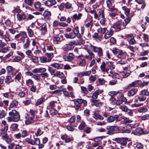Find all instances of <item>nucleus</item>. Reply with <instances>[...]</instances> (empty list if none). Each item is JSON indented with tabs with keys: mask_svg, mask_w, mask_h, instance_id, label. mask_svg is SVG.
<instances>
[{
	"mask_svg": "<svg viewBox=\"0 0 149 149\" xmlns=\"http://www.w3.org/2000/svg\"><path fill=\"white\" fill-rule=\"evenodd\" d=\"M42 15L45 20H49L50 19L51 14L50 11L47 10L45 11Z\"/></svg>",
	"mask_w": 149,
	"mask_h": 149,
	"instance_id": "obj_6",
	"label": "nucleus"
},
{
	"mask_svg": "<svg viewBox=\"0 0 149 149\" xmlns=\"http://www.w3.org/2000/svg\"><path fill=\"white\" fill-rule=\"evenodd\" d=\"M29 58L31 60L32 62L35 63H37L38 62L39 60L38 57L32 56Z\"/></svg>",
	"mask_w": 149,
	"mask_h": 149,
	"instance_id": "obj_35",
	"label": "nucleus"
},
{
	"mask_svg": "<svg viewBox=\"0 0 149 149\" xmlns=\"http://www.w3.org/2000/svg\"><path fill=\"white\" fill-rule=\"evenodd\" d=\"M82 15L81 13H79L78 14H75L73 16V18L75 20H78L80 19Z\"/></svg>",
	"mask_w": 149,
	"mask_h": 149,
	"instance_id": "obj_23",
	"label": "nucleus"
},
{
	"mask_svg": "<svg viewBox=\"0 0 149 149\" xmlns=\"http://www.w3.org/2000/svg\"><path fill=\"white\" fill-rule=\"evenodd\" d=\"M107 121L108 123H112L115 120L116 123L117 122L120 121L119 118V117L117 115H115L114 116H110L108 117L107 119Z\"/></svg>",
	"mask_w": 149,
	"mask_h": 149,
	"instance_id": "obj_3",
	"label": "nucleus"
},
{
	"mask_svg": "<svg viewBox=\"0 0 149 149\" xmlns=\"http://www.w3.org/2000/svg\"><path fill=\"white\" fill-rule=\"evenodd\" d=\"M123 10L124 11L125 14L127 16H128L130 11V9L127 8L125 6H124L122 8Z\"/></svg>",
	"mask_w": 149,
	"mask_h": 149,
	"instance_id": "obj_34",
	"label": "nucleus"
},
{
	"mask_svg": "<svg viewBox=\"0 0 149 149\" xmlns=\"http://www.w3.org/2000/svg\"><path fill=\"white\" fill-rule=\"evenodd\" d=\"M149 84V81L143 82L142 83L141 81V82H139V84L140 85V86L142 87L146 85H148Z\"/></svg>",
	"mask_w": 149,
	"mask_h": 149,
	"instance_id": "obj_52",
	"label": "nucleus"
},
{
	"mask_svg": "<svg viewBox=\"0 0 149 149\" xmlns=\"http://www.w3.org/2000/svg\"><path fill=\"white\" fill-rule=\"evenodd\" d=\"M27 31L28 35L29 37L32 38L34 36L33 31L31 29L29 28H27Z\"/></svg>",
	"mask_w": 149,
	"mask_h": 149,
	"instance_id": "obj_24",
	"label": "nucleus"
},
{
	"mask_svg": "<svg viewBox=\"0 0 149 149\" xmlns=\"http://www.w3.org/2000/svg\"><path fill=\"white\" fill-rule=\"evenodd\" d=\"M56 3V1L55 0L52 1H47L44 2L45 5L47 7H51L55 5Z\"/></svg>",
	"mask_w": 149,
	"mask_h": 149,
	"instance_id": "obj_8",
	"label": "nucleus"
},
{
	"mask_svg": "<svg viewBox=\"0 0 149 149\" xmlns=\"http://www.w3.org/2000/svg\"><path fill=\"white\" fill-rule=\"evenodd\" d=\"M114 0H107L106 3L107 6L110 8L112 5V3L114 2Z\"/></svg>",
	"mask_w": 149,
	"mask_h": 149,
	"instance_id": "obj_44",
	"label": "nucleus"
},
{
	"mask_svg": "<svg viewBox=\"0 0 149 149\" xmlns=\"http://www.w3.org/2000/svg\"><path fill=\"white\" fill-rule=\"evenodd\" d=\"M87 52L88 53L89 55L85 56H84V58L89 60H92V58L94 57V54L90 50H87Z\"/></svg>",
	"mask_w": 149,
	"mask_h": 149,
	"instance_id": "obj_10",
	"label": "nucleus"
},
{
	"mask_svg": "<svg viewBox=\"0 0 149 149\" xmlns=\"http://www.w3.org/2000/svg\"><path fill=\"white\" fill-rule=\"evenodd\" d=\"M46 56L49 58L48 59L50 60V62L51 61L53 57V54L52 53H46Z\"/></svg>",
	"mask_w": 149,
	"mask_h": 149,
	"instance_id": "obj_50",
	"label": "nucleus"
},
{
	"mask_svg": "<svg viewBox=\"0 0 149 149\" xmlns=\"http://www.w3.org/2000/svg\"><path fill=\"white\" fill-rule=\"evenodd\" d=\"M138 99L140 101H145L146 98V97L145 96H144L143 95H141L140 93L139 96L138 97Z\"/></svg>",
	"mask_w": 149,
	"mask_h": 149,
	"instance_id": "obj_40",
	"label": "nucleus"
},
{
	"mask_svg": "<svg viewBox=\"0 0 149 149\" xmlns=\"http://www.w3.org/2000/svg\"><path fill=\"white\" fill-rule=\"evenodd\" d=\"M10 116L7 118V120L8 122H17L20 118V116L19 113L16 110H12L9 113Z\"/></svg>",
	"mask_w": 149,
	"mask_h": 149,
	"instance_id": "obj_1",
	"label": "nucleus"
},
{
	"mask_svg": "<svg viewBox=\"0 0 149 149\" xmlns=\"http://www.w3.org/2000/svg\"><path fill=\"white\" fill-rule=\"evenodd\" d=\"M40 30L41 35H44L45 34L47 31V25L45 23H44L42 24Z\"/></svg>",
	"mask_w": 149,
	"mask_h": 149,
	"instance_id": "obj_9",
	"label": "nucleus"
},
{
	"mask_svg": "<svg viewBox=\"0 0 149 149\" xmlns=\"http://www.w3.org/2000/svg\"><path fill=\"white\" fill-rule=\"evenodd\" d=\"M136 43V41L133 38H131L129 41V43L130 45H134Z\"/></svg>",
	"mask_w": 149,
	"mask_h": 149,
	"instance_id": "obj_59",
	"label": "nucleus"
},
{
	"mask_svg": "<svg viewBox=\"0 0 149 149\" xmlns=\"http://www.w3.org/2000/svg\"><path fill=\"white\" fill-rule=\"evenodd\" d=\"M40 75L42 78H47L49 77L48 74L45 72L41 73Z\"/></svg>",
	"mask_w": 149,
	"mask_h": 149,
	"instance_id": "obj_55",
	"label": "nucleus"
},
{
	"mask_svg": "<svg viewBox=\"0 0 149 149\" xmlns=\"http://www.w3.org/2000/svg\"><path fill=\"white\" fill-rule=\"evenodd\" d=\"M74 104L76 105V103H78V104L76 105L77 107L79 108L80 106V104L82 103L83 100L81 99H75L73 100Z\"/></svg>",
	"mask_w": 149,
	"mask_h": 149,
	"instance_id": "obj_19",
	"label": "nucleus"
},
{
	"mask_svg": "<svg viewBox=\"0 0 149 149\" xmlns=\"http://www.w3.org/2000/svg\"><path fill=\"white\" fill-rule=\"evenodd\" d=\"M76 35L72 32L69 34L67 33H65L64 36L67 38L73 39L76 37Z\"/></svg>",
	"mask_w": 149,
	"mask_h": 149,
	"instance_id": "obj_12",
	"label": "nucleus"
},
{
	"mask_svg": "<svg viewBox=\"0 0 149 149\" xmlns=\"http://www.w3.org/2000/svg\"><path fill=\"white\" fill-rule=\"evenodd\" d=\"M21 38L19 40V41H22L24 43L25 41V39L27 37L26 33L24 31H20Z\"/></svg>",
	"mask_w": 149,
	"mask_h": 149,
	"instance_id": "obj_7",
	"label": "nucleus"
},
{
	"mask_svg": "<svg viewBox=\"0 0 149 149\" xmlns=\"http://www.w3.org/2000/svg\"><path fill=\"white\" fill-rule=\"evenodd\" d=\"M123 54L124 53L121 50H120L117 54V56L118 58H121L122 56L123 55Z\"/></svg>",
	"mask_w": 149,
	"mask_h": 149,
	"instance_id": "obj_60",
	"label": "nucleus"
},
{
	"mask_svg": "<svg viewBox=\"0 0 149 149\" xmlns=\"http://www.w3.org/2000/svg\"><path fill=\"white\" fill-rule=\"evenodd\" d=\"M119 108L125 112H127L128 109V107L126 106L125 105L120 106L119 107Z\"/></svg>",
	"mask_w": 149,
	"mask_h": 149,
	"instance_id": "obj_42",
	"label": "nucleus"
},
{
	"mask_svg": "<svg viewBox=\"0 0 149 149\" xmlns=\"http://www.w3.org/2000/svg\"><path fill=\"white\" fill-rule=\"evenodd\" d=\"M25 53L27 57L29 58L32 56L33 55L31 50L30 49H28L26 51Z\"/></svg>",
	"mask_w": 149,
	"mask_h": 149,
	"instance_id": "obj_39",
	"label": "nucleus"
},
{
	"mask_svg": "<svg viewBox=\"0 0 149 149\" xmlns=\"http://www.w3.org/2000/svg\"><path fill=\"white\" fill-rule=\"evenodd\" d=\"M18 104V102L16 101H13L10 105V107L12 108H15Z\"/></svg>",
	"mask_w": 149,
	"mask_h": 149,
	"instance_id": "obj_41",
	"label": "nucleus"
},
{
	"mask_svg": "<svg viewBox=\"0 0 149 149\" xmlns=\"http://www.w3.org/2000/svg\"><path fill=\"white\" fill-rule=\"evenodd\" d=\"M90 48L93 51L97 52V55L99 57L102 56V50L101 48L97 47L91 45L90 46Z\"/></svg>",
	"mask_w": 149,
	"mask_h": 149,
	"instance_id": "obj_2",
	"label": "nucleus"
},
{
	"mask_svg": "<svg viewBox=\"0 0 149 149\" xmlns=\"http://www.w3.org/2000/svg\"><path fill=\"white\" fill-rule=\"evenodd\" d=\"M81 89L84 94H87L88 93L87 88L85 87L81 86Z\"/></svg>",
	"mask_w": 149,
	"mask_h": 149,
	"instance_id": "obj_58",
	"label": "nucleus"
},
{
	"mask_svg": "<svg viewBox=\"0 0 149 149\" xmlns=\"http://www.w3.org/2000/svg\"><path fill=\"white\" fill-rule=\"evenodd\" d=\"M148 111V109L144 107H142L138 109V111L140 113H145Z\"/></svg>",
	"mask_w": 149,
	"mask_h": 149,
	"instance_id": "obj_32",
	"label": "nucleus"
},
{
	"mask_svg": "<svg viewBox=\"0 0 149 149\" xmlns=\"http://www.w3.org/2000/svg\"><path fill=\"white\" fill-rule=\"evenodd\" d=\"M44 98H42L38 100L36 104V106H38L41 104L44 101Z\"/></svg>",
	"mask_w": 149,
	"mask_h": 149,
	"instance_id": "obj_46",
	"label": "nucleus"
},
{
	"mask_svg": "<svg viewBox=\"0 0 149 149\" xmlns=\"http://www.w3.org/2000/svg\"><path fill=\"white\" fill-rule=\"evenodd\" d=\"M18 127V125L15 123L11 125V128L12 131H15L17 130Z\"/></svg>",
	"mask_w": 149,
	"mask_h": 149,
	"instance_id": "obj_45",
	"label": "nucleus"
},
{
	"mask_svg": "<svg viewBox=\"0 0 149 149\" xmlns=\"http://www.w3.org/2000/svg\"><path fill=\"white\" fill-rule=\"evenodd\" d=\"M40 61L41 63H45L50 62V60H48L46 57L43 56L40 57Z\"/></svg>",
	"mask_w": 149,
	"mask_h": 149,
	"instance_id": "obj_26",
	"label": "nucleus"
},
{
	"mask_svg": "<svg viewBox=\"0 0 149 149\" xmlns=\"http://www.w3.org/2000/svg\"><path fill=\"white\" fill-rule=\"evenodd\" d=\"M121 92V91H111L109 93L108 95L112 96L116 95V94L119 93Z\"/></svg>",
	"mask_w": 149,
	"mask_h": 149,
	"instance_id": "obj_29",
	"label": "nucleus"
},
{
	"mask_svg": "<svg viewBox=\"0 0 149 149\" xmlns=\"http://www.w3.org/2000/svg\"><path fill=\"white\" fill-rule=\"evenodd\" d=\"M70 44V45L72 46V45H79L80 43V42L76 41L75 40H74L72 41H71L69 42Z\"/></svg>",
	"mask_w": 149,
	"mask_h": 149,
	"instance_id": "obj_56",
	"label": "nucleus"
},
{
	"mask_svg": "<svg viewBox=\"0 0 149 149\" xmlns=\"http://www.w3.org/2000/svg\"><path fill=\"white\" fill-rule=\"evenodd\" d=\"M122 24V22L119 20L114 23L112 26V27L117 29L118 31H120L122 29L121 26Z\"/></svg>",
	"mask_w": 149,
	"mask_h": 149,
	"instance_id": "obj_4",
	"label": "nucleus"
},
{
	"mask_svg": "<svg viewBox=\"0 0 149 149\" xmlns=\"http://www.w3.org/2000/svg\"><path fill=\"white\" fill-rule=\"evenodd\" d=\"M86 126L85 122L84 121H82L79 125L78 128L79 130H83Z\"/></svg>",
	"mask_w": 149,
	"mask_h": 149,
	"instance_id": "obj_33",
	"label": "nucleus"
},
{
	"mask_svg": "<svg viewBox=\"0 0 149 149\" xmlns=\"http://www.w3.org/2000/svg\"><path fill=\"white\" fill-rule=\"evenodd\" d=\"M6 115V112L3 110H1L0 113V118H1L4 117Z\"/></svg>",
	"mask_w": 149,
	"mask_h": 149,
	"instance_id": "obj_48",
	"label": "nucleus"
},
{
	"mask_svg": "<svg viewBox=\"0 0 149 149\" xmlns=\"http://www.w3.org/2000/svg\"><path fill=\"white\" fill-rule=\"evenodd\" d=\"M107 29L106 28H102L100 27L97 29V31L98 33H101L102 34H104L105 33Z\"/></svg>",
	"mask_w": 149,
	"mask_h": 149,
	"instance_id": "obj_27",
	"label": "nucleus"
},
{
	"mask_svg": "<svg viewBox=\"0 0 149 149\" xmlns=\"http://www.w3.org/2000/svg\"><path fill=\"white\" fill-rule=\"evenodd\" d=\"M22 77V74L21 72H19L17 74L15 77V79L19 81L21 79Z\"/></svg>",
	"mask_w": 149,
	"mask_h": 149,
	"instance_id": "obj_43",
	"label": "nucleus"
},
{
	"mask_svg": "<svg viewBox=\"0 0 149 149\" xmlns=\"http://www.w3.org/2000/svg\"><path fill=\"white\" fill-rule=\"evenodd\" d=\"M115 128V127L114 126H107V129L108 130H109V131H110L112 132L114 130V128Z\"/></svg>",
	"mask_w": 149,
	"mask_h": 149,
	"instance_id": "obj_61",
	"label": "nucleus"
},
{
	"mask_svg": "<svg viewBox=\"0 0 149 149\" xmlns=\"http://www.w3.org/2000/svg\"><path fill=\"white\" fill-rule=\"evenodd\" d=\"M142 120H149V114H146L142 116Z\"/></svg>",
	"mask_w": 149,
	"mask_h": 149,
	"instance_id": "obj_49",
	"label": "nucleus"
},
{
	"mask_svg": "<svg viewBox=\"0 0 149 149\" xmlns=\"http://www.w3.org/2000/svg\"><path fill=\"white\" fill-rule=\"evenodd\" d=\"M93 117L95 119L103 120L104 119V118L102 116L95 112L93 114Z\"/></svg>",
	"mask_w": 149,
	"mask_h": 149,
	"instance_id": "obj_18",
	"label": "nucleus"
},
{
	"mask_svg": "<svg viewBox=\"0 0 149 149\" xmlns=\"http://www.w3.org/2000/svg\"><path fill=\"white\" fill-rule=\"evenodd\" d=\"M3 38L6 42H9L10 40V39L9 38V36L7 34L5 35Z\"/></svg>",
	"mask_w": 149,
	"mask_h": 149,
	"instance_id": "obj_62",
	"label": "nucleus"
},
{
	"mask_svg": "<svg viewBox=\"0 0 149 149\" xmlns=\"http://www.w3.org/2000/svg\"><path fill=\"white\" fill-rule=\"evenodd\" d=\"M72 46L70 45V44L68 43V44H66L65 45L62 47V49L65 51H68L72 49Z\"/></svg>",
	"mask_w": 149,
	"mask_h": 149,
	"instance_id": "obj_16",
	"label": "nucleus"
},
{
	"mask_svg": "<svg viewBox=\"0 0 149 149\" xmlns=\"http://www.w3.org/2000/svg\"><path fill=\"white\" fill-rule=\"evenodd\" d=\"M50 65L57 69H61L63 67V64L58 63L52 64Z\"/></svg>",
	"mask_w": 149,
	"mask_h": 149,
	"instance_id": "obj_17",
	"label": "nucleus"
},
{
	"mask_svg": "<svg viewBox=\"0 0 149 149\" xmlns=\"http://www.w3.org/2000/svg\"><path fill=\"white\" fill-rule=\"evenodd\" d=\"M106 64L105 62H103L102 64L100 65V68L102 72H107L109 70V68H106L105 67Z\"/></svg>",
	"mask_w": 149,
	"mask_h": 149,
	"instance_id": "obj_20",
	"label": "nucleus"
},
{
	"mask_svg": "<svg viewBox=\"0 0 149 149\" xmlns=\"http://www.w3.org/2000/svg\"><path fill=\"white\" fill-rule=\"evenodd\" d=\"M30 41L29 38H28L26 40V41L25 43H24L23 46V48L25 49H28L30 46Z\"/></svg>",
	"mask_w": 149,
	"mask_h": 149,
	"instance_id": "obj_13",
	"label": "nucleus"
},
{
	"mask_svg": "<svg viewBox=\"0 0 149 149\" xmlns=\"http://www.w3.org/2000/svg\"><path fill=\"white\" fill-rule=\"evenodd\" d=\"M26 141L28 143L32 145H34L33 141L29 138H26Z\"/></svg>",
	"mask_w": 149,
	"mask_h": 149,
	"instance_id": "obj_51",
	"label": "nucleus"
},
{
	"mask_svg": "<svg viewBox=\"0 0 149 149\" xmlns=\"http://www.w3.org/2000/svg\"><path fill=\"white\" fill-rule=\"evenodd\" d=\"M1 138L3 140L5 141L8 144H9L11 141V139L9 138L8 135L7 134L2 136Z\"/></svg>",
	"mask_w": 149,
	"mask_h": 149,
	"instance_id": "obj_15",
	"label": "nucleus"
},
{
	"mask_svg": "<svg viewBox=\"0 0 149 149\" xmlns=\"http://www.w3.org/2000/svg\"><path fill=\"white\" fill-rule=\"evenodd\" d=\"M32 77L35 80H39L40 78V74H34Z\"/></svg>",
	"mask_w": 149,
	"mask_h": 149,
	"instance_id": "obj_64",
	"label": "nucleus"
},
{
	"mask_svg": "<svg viewBox=\"0 0 149 149\" xmlns=\"http://www.w3.org/2000/svg\"><path fill=\"white\" fill-rule=\"evenodd\" d=\"M34 7L36 9L38 10L41 6V4L39 1H37L33 3Z\"/></svg>",
	"mask_w": 149,
	"mask_h": 149,
	"instance_id": "obj_31",
	"label": "nucleus"
},
{
	"mask_svg": "<svg viewBox=\"0 0 149 149\" xmlns=\"http://www.w3.org/2000/svg\"><path fill=\"white\" fill-rule=\"evenodd\" d=\"M113 31L111 30L109 32H107L105 34L104 37L105 39H107L110 37H111L113 34Z\"/></svg>",
	"mask_w": 149,
	"mask_h": 149,
	"instance_id": "obj_28",
	"label": "nucleus"
},
{
	"mask_svg": "<svg viewBox=\"0 0 149 149\" xmlns=\"http://www.w3.org/2000/svg\"><path fill=\"white\" fill-rule=\"evenodd\" d=\"M112 77L113 78L115 79L116 80L119 79V74L117 73H114L113 74Z\"/></svg>",
	"mask_w": 149,
	"mask_h": 149,
	"instance_id": "obj_57",
	"label": "nucleus"
},
{
	"mask_svg": "<svg viewBox=\"0 0 149 149\" xmlns=\"http://www.w3.org/2000/svg\"><path fill=\"white\" fill-rule=\"evenodd\" d=\"M72 32L76 35L79 33V27L78 26H76L72 30Z\"/></svg>",
	"mask_w": 149,
	"mask_h": 149,
	"instance_id": "obj_53",
	"label": "nucleus"
},
{
	"mask_svg": "<svg viewBox=\"0 0 149 149\" xmlns=\"http://www.w3.org/2000/svg\"><path fill=\"white\" fill-rule=\"evenodd\" d=\"M141 95L145 96H149V92L145 89L142 90L140 93Z\"/></svg>",
	"mask_w": 149,
	"mask_h": 149,
	"instance_id": "obj_38",
	"label": "nucleus"
},
{
	"mask_svg": "<svg viewBox=\"0 0 149 149\" xmlns=\"http://www.w3.org/2000/svg\"><path fill=\"white\" fill-rule=\"evenodd\" d=\"M141 82V81L139 80L137 81H135L132 82L131 84L129 85V87H135L138 86V84H139V82Z\"/></svg>",
	"mask_w": 149,
	"mask_h": 149,
	"instance_id": "obj_30",
	"label": "nucleus"
},
{
	"mask_svg": "<svg viewBox=\"0 0 149 149\" xmlns=\"http://www.w3.org/2000/svg\"><path fill=\"white\" fill-rule=\"evenodd\" d=\"M48 71L52 75H54V76L55 72V70L51 69L50 68H49L48 69Z\"/></svg>",
	"mask_w": 149,
	"mask_h": 149,
	"instance_id": "obj_54",
	"label": "nucleus"
},
{
	"mask_svg": "<svg viewBox=\"0 0 149 149\" xmlns=\"http://www.w3.org/2000/svg\"><path fill=\"white\" fill-rule=\"evenodd\" d=\"M17 18L18 20L19 21H21L24 19L26 18V16L23 13L18 14L17 15Z\"/></svg>",
	"mask_w": 149,
	"mask_h": 149,
	"instance_id": "obj_21",
	"label": "nucleus"
},
{
	"mask_svg": "<svg viewBox=\"0 0 149 149\" xmlns=\"http://www.w3.org/2000/svg\"><path fill=\"white\" fill-rule=\"evenodd\" d=\"M137 93V91L135 89H132L129 91L128 95L129 97H131Z\"/></svg>",
	"mask_w": 149,
	"mask_h": 149,
	"instance_id": "obj_22",
	"label": "nucleus"
},
{
	"mask_svg": "<svg viewBox=\"0 0 149 149\" xmlns=\"http://www.w3.org/2000/svg\"><path fill=\"white\" fill-rule=\"evenodd\" d=\"M128 138L127 137H122V140L120 143V145L122 146H125L127 143Z\"/></svg>",
	"mask_w": 149,
	"mask_h": 149,
	"instance_id": "obj_25",
	"label": "nucleus"
},
{
	"mask_svg": "<svg viewBox=\"0 0 149 149\" xmlns=\"http://www.w3.org/2000/svg\"><path fill=\"white\" fill-rule=\"evenodd\" d=\"M132 133L135 135L139 136L143 134V130L140 128H138L136 129L135 132H132Z\"/></svg>",
	"mask_w": 149,
	"mask_h": 149,
	"instance_id": "obj_11",
	"label": "nucleus"
},
{
	"mask_svg": "<svg viewBox=\"0 0 149 149\" xmlns=\"http://www.w3.org/2000/svg\"><path fill=\"white\" fill-rule=\"evenodd\" d=\"M34 0H24V2L25 3L30 6H31L34 3Z\"/></svg>",
	"mask_w": 149,
	"mask_h": 149,
	"instance_id": "obj_37",
	"label": "nucleus"
},
{
	"mask_svg": "<svg viewBox=\"0 0 149 149\" xmlns=\"http://www.w3.org/2000/svg\"><path fill=\"white\" fill-rule=\"evenodd\" d=\"M42 133V131H41L40 129L38 128L36 132L35 133V134L36 136H39L41 135Z\"/></svg>",
	"mask_w": 149,
	"mask_h": 149,
	"instance_id": "obj_47",
	"label": "nucleus"
},
{
	"mask_svg": "<svg viewBox=\"0 0 149 149\" xmlns=\"http://www.w3.org/2000/svg\"><path fill=\"white\" fill-rule=\"evenodd\" d=\"M121 118L123 120V123L124 124H128L132 123L133 120L130 118L125 117V116H122Z\"/></svg>",
	"mask_w": 149,
	"mask_h": 149,
	"instance_id": "obj_14",
	"label": "nucleus"
},
{
	"mask_svg": "<svg viewBox=\"0 0 149 149\" xmlns=\"http://www.w3.org/2000/svg\"><path fill=\"white\" fill-rule=\"evenodd\" d=\"M8 51V49L7 48L5 47L2 49H0V52L3 53H6Z\"/></svg>",
	"mask_w": 149,
	"mask_h": 149,
	"instance_id": "obj_63",
	"label": "nucleus"
},
{
	"mask_svg": "<svg viewBox=\"0 0 149 149\" xmlns=\"http://www.w3.org/2000/svg\"><path fill=\"white\" fill-rule=\"evenodd\" d=\"M74 58V56L72 53H69L68 56L64 55L63 56V58L65 61H71L73 60Z\"/></svg>",
	"mask_w": 149,
	"mask_h": 149,
	"instance_id": "obj_5",
	"label": "nucleus"
},
{
	"mask_svg": "<svg viewBox=\"0 0 149 149\" xmlns=\"http://www.w3.org/2000/svg\"><path fill=\"white\" fill-rule=\"evenodd\" d=\"M54 76L63 78L64 77V74L62 72H61L60 71H57L55 74Z\"/></svg>",
	"mask_w": 149,
	"mask_h": 149,
	"instance_id": "obj_36",
	"label": "nucleus"
}]
</instances>
